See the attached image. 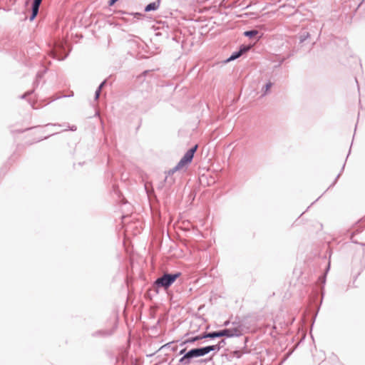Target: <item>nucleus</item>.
I'll return each mask as SVG.
<instances>
[{"instance_id": "1", "label": "nucleus", "mask_w": 365, "mask_h": 365, "mask_svg": "<svg viewBox=\"0 0 365 365\" xmlns=\"http://www.w3.org/2000/svg\"><path fill=\"white\" fill-rule=\"evenodd\" d=\"M242 334V329L240 326L233 327L231 328H226L218 331H214L210 332H205V336L210 339H215L220 337H237Z\"/></svg>"}, {"instance_id": "2", "label": "nucleus", "mask_w": 365, "mask_h": 365, "mask_svg": "<svg viewBox=\"0 0 365 365\" xmlns=\"http://www.w3.org/2000/svg\"><path fill=\"white\" fill-rule=\"evenodd\" d=\"M181 276V272L164 273L161 277H158L154 282L156 287H161L164 289H168L175 280Z\"/></svg>"}, {"instance_id": "3", "label": "nucleus", "mask_w": 365, "mask_h": 365, "mask_svg": "<svg viewBox=\"0 0 365 365\" xmlns=\"http://www.w3.org/2000/svg\"><path fill=\"white\" fill-rule=\"evenodd\" d=\"M197 149V145H195V146L190 148L183 155V157L180 159V160L178 163V164L175 166L176 168V170H180L182 169L185 165H188L190 163L193 159L195 153L196 152Z\"/></svg>"}, {"instance_id": "4", "label": "nucleus", "mask_w": 365, "mask_h": 365, "mask_svg": "<svg viewBox=\"0 0 365 365\" xmlns=\"http://www.w3.org/2000/svg\"><path fill=\"white\" fill-rule=\"evenodd\" d=\"M197 358L196 354L194 349H191L185 353V356H182L178 361L180 365H190L193 359Z\"/></svg>"}, {"instance_id": "5", "label": "nucleus", "mask_w": 365, "mask_h": 365, "mask_svg": "<svg viewBox=\"0 0 365 365\" xmlns=\"http://www.w3.org/2000/svg\"><path fill=\"white\" fill-rule=\"evenodd\" d=\"M194 351L196 354L197 358L204 356L207 354H208L210 352L213 351L212 349L215 348L213 346L209 345L206 346H201V347H197L193 348Z\"/></svg>"}, {"instance_id": "6", "label": "nucleus", "mask_w": 365, "mask_h": 365, "mask_svg": "<svg viewBox=\"0 0 365 365\" xmlns=\"http://www.w3.org/2000/svg\"><path fill=\"white\" fill-rule=\"evenodd\" d=\"M41 1H39L38 0H33L32 4H31V14L29 16V20L31 21H34L36 16L38 14L39 11V7L41 6Z\"/></svg>"}, {"instance_id": "7", "label": "nucleus", "mask_w": 365, "mask_h": 365, "mask_svg": "<svg viewBox=\"0 0 365 365\" xmlns=\"http://www.w3.org/2000/svg\"><path fill=\"white\" fill-rule=\"evenodd\" d=\"M114 332V329H106V330H98L92 334V336L94 337H107L111 336Z\"/></svg>"}, {"instance_id": "8", "label": "nucleus", "mask_w": 365, "mask_h": 365, "mask_svg": "<svg viewBox=\"0 0 365 365\" xmlns=\"http://www.w3.org/2000/svg\"><path fill=\"white\" fill-rule=\"evenodd\" d=\"M160 1V0H156L155 1L148 4L147 6H145L144 11L145 12L156 11L159 8Z\"/></svg>"}, {"instance_id": "9", "label": "nucleus", "mask_w": 365, "mask_h": 365, "mask_svg": "<svg viewBox=\"0 0 365 365\" xmlns=\"http://www.w3.org/2000/svg\"><path fill=\"white\" fill-rule=\"evenodd\" d=\"M206 339V337L205 336V333H203L202 334H200L198 336H196L188 338L187 339H186L184 341H182L180 344V345L183 346V345H185L186 344H188V343H194L196 341L201 340V339Z\"/></svg>"}, {"instance_id": "10", "label": "nucleus", "mask_w": 365, "mask_h": 365, "mask_svg": "<svg viewBox=\"0 0 365 365\" xmlns=\"http://www.w3.org/2000/svg\"><path fill=\"white\" fill-rule=\"evenodd\" d=\"M272 85H273V83L271 81H268L264 85V86L262 87V96H265L266 95L268 94V93L269 91V89L271 88Z\"/></svg>"}, {"instance_id": "11", "label": "nucleus", "mask_w": 365, "mask_h": 365, "mask_svg": "<svg viewBox=\"0 0 365 365\" xmlns=\"http://www.w3.org/2000/svg\"><path fill=\"white\" fill-rule=\"evenodd\" d=\"M259 33V31L256 29H252V30H248V31H245L244 33H243V35L245 36V37H247V38H252L254 36H255L256 35H257Z\"/></svg>"}, {"instance_id": "12", "label": "nucleus", "mask_w": 365, "mask_h": 365, "mask_svg": "<svg viewBox=\"0 0 365 365\" xmlns=\"http://www.w3.org/2000/svg\"><path fill=\"white\" fill-rule=\"evenodd\" d=\"M225 344H226L225 339H221L217 344L212 345L213 347L215 348L214 349H212L213 351H215V352L219 351L220 350V349L224 347V346Z\"/></svg>"}, {"instance_id": "13", "label": "nucleus", "mask_w": 365, "mask_h": 365, "mask_svg": "<svg viewBox=\"0 0 365 365\" xmlns=\"http://www.w3.org/2000/svg\"><path fill=\"white\" fill-rule=\"evenodd\" d=\"M242 55L240 53V52L238 51H235L233 52L231 56L226 60V62H230V61H234L237 58H238L239 57H240Z\"/></svg>"}, {"instance_id": "14", "label": "nucleus", "mask_w": 365, "mask_h": 365, "mask_svg": "<svg viewBox=\"0 0 365 365\" xmlns=\"http://www.w3.org/2000/svg\"><path fill=\"white\" fill-rule=\"evenodd\" d=\"M50 55H51V56L53 58L57 59L58 61L64 60L66 58V56H67V55L63 56V57L61 56L60 55H58V52L56 51H55V50H52L51 51V54Z\"/></svg>"}, {"instance_id": "15", "label": "nucleus", "mask_w": 365, "mask_h": 365, "mask_svg": "<svg viewBox=\"0 0 365 365\" xmlns=\"http://www.w3.org/2000/svg\"><path fill=\"white\" fill-rule=\"evenodd\" d=\"M309 32H307V31H304L303 33L301 34L300 36H299V43H303L304 41H305L307 38H309Z\"/></svg>"}, {"instance_id": "16", "label": "nucleus", "mask_w": 365, "mask_h": 365, "mask_svg": "<svg viewBox=\"0 0 365 365\" xmlns=\"http://www.w3.org/2000/svg\"><path fill=\"white\" fill-rule=\"evenodd\" d=\"M250 48H251V46L242 45L240 47L239 51L240 52L241 55H242V54L247 53Z\"/></svg>"}, {"instance_id": "17", "label": "nucleus", "mask_w": 365, "mask_h": 365, "mask_svg": "<svg viewBox=\"0 0 365 365\" xmlns=\"http://www.w3.org/2000/svg\"><path fill=\"white\" fill-rule=\"evenodd\" d=\"M165 182L166 184H168L169 186H171L174 182H175V180L173 178L170 177V176H168V175H166L165 178Z\"/></svg>"}, {"instance_id": "18", "label": "nucleus", "mask_w": 365, "mask_h": 365, "mask_svg": "<svg viewBox=\"0 0 365 365\" xmlns=\"http://www.w3.org/2000/svg\"><path fill=\"white\" fill-rule=\"evenodd\" d=\"M101 92V88H97V89L95 92V97H94L96 101H97L99 98Z\"/></svg>"}, {"instance_id": "19", "label": "nucleus", "mask_w": 365, "mask_h": 365, "mask_svg": "<svg viewBox=\"0 0 365 365\" xmlns=\"http://www.w3.org/2000/svg\"><path fill=\"white\" fill-rule=\"evenodd\" d=\"M329 269V264H328V266H327V269H326V272H325L324 274L320 277V279L322 280V282L323 283H325V280H326V274H327V273L328 272Z\"/></svg>"}, {"instance_id": "20", "label": "nucleus", "mask_w": 365, "mask_h": 365, "mask_svg": "<svg viewBox=\"0 0 365 365\" xmlns=\"http://www.w3.org/2000/svg\"><path fill=\"white\" fill-rule=\"evenodd\" d=\"M178 171V170H176V168L174 167L172 169L169 170L167 173V175L170 176L173 175L175 172Z\"/></svg>"}, {"instance_id": "21", "label": "nucleus", "mask_w": 365, "mask_h": 365, "mask_svg": "<svg viewBox=\"0 0 365 365\" xmlns=\"http://www.w3.org/2000/svg\"><path fill=\"white\" fill-rule=\"evenodd\" d=\"M33 92H34V91H29L27 92H26L24 94L21 95L20 96V98L21 99H24L26 96H30Z\"/></svg>"}, {"instance_id": "22", "label": "nucleus", "mask_w": 365, "mask_h": 365, "mask_svg": "<svg viewBox=\"0 0 365 365\" xmlns=\"http://www.w3.org/2000/svg\"><path fill=\"white\" fill-rule=\"evenodd\" d=\"M186 352H187V349L186 348H183L181 350H180L179 354L185 356V353H186Z\"/></svg>"}, {"instance_id": "23", "label": "nucleus", "mask_w": 365, "mask_h": 365, "mask_svg": "<svg viewBox=\"0 0 365 365\" xmlns=\"http://www.w3.org/2000/svg\"><path fill=\"white\" fill-rule=\"evenodd\" d=\"M118 0H109L108 5L113 6L114 5Z\"/></svg>"}, {"instance_id": "24", "label": "nucleus", "mask_w": 365, "mask_h": 365, "mask_svg": "<svg viewBox=\"0 0 365 365\" xmlns=\"http://www.w3.org/2000/svg\"><path fill=\"white\" fill-rule=\"evenodd\" d=\"M234 355L237 357V358H240L241 356V354H240V352L239 351H235L234 352Z\"/></svg>"}, {"instance_id": "25", "label": "nucleus", "mask_w": 365, "mask_h": 365, "mask_svg": "<svg viewBox=\"0 0 365 365\" xmlns=\"http://www.w3.org/2000/svg\"><path fill=\"white\" fill-rule=\"evenodd\" d=\"M106 81H103L99 86L98 88H101V90H102L103 87L104 86V85L106 84Z\"/></svg>"}, {"instance_id": "26", "label": "nucleus", "mask_w": 365, "mask_h": 365, "mask_svg": "<svg viewBox=\"0 0 365 365\" xmlns=\"http://www.w3.org/2000/svg\"><path fill=\"white\" fill-rule=\"evenodd\" d=\"M43 75V73H41L38 72L36 74V78H42Z\"/></svg>"}, {"instance_id": "27", "label": "nucleus", "mask_w": 365, "mask_h": 365, "mask_svg": "<svg viewBox=\"0 0 365 365\" xmlns=\"http://www.w3.org/2000/svg\"><path fill=\"white\" fill-rule=\"evenodd\" d=\"M339 176H340V173H339V174H338V175L336 177V178H335V180H334V182L332 183V185H331V186L334 185L336 182V180H338V178H339Z\"/></svg>"}, {"instance_id": "28", "label": "nucleus", "mask_w": 365, "mask_h": 365, "mask_svg": "<svg viewBox=\"0 0 365 365\" xmlns=\"http://www.w3.org/2000/svg\"><path fill=\"white\" fill-rule=\"evenodd\" d=\"M229 324H230V321H225V322H224V324H223V325H224V326H225V327H227V326H228Z\"/></svg>"}, {"instance_id": "29", "label": "nucleus", "mask_w": 365, "mask_h": 365, "mask_svg": "<svg viewBox=\"0 0 365 365\" xmlns=\"http://www.w3.org/2000/svg\"><path fill=\"white\" fill-rule=\"evenodd\" d=\"M71 130H76V128L75 126H73V127L71 128Z\"/></svg>"}, {"instance_id": "30", "label": "nucleus", "mask_w": 365, "mask_h": 365, "mask_svg": "<svg viewBox=\"0 0 365 365\" xmlns=\"http://www.w3.org/2000/svg\"><path fill=\"white\" fill-rule=\"evenodd\" d=\"M50 125H51V126H56V125H55V124H54V125L47 124V126H50Z\"/></svg>"}, {"instance_id": "31", "label": "nucleus", "mask_w": 365, "mask_h": 365, "mask_svg": "<svg viewBox=\"0 0 365 365\" xmlns=\"http://www.w3.org/2000/svg\"><path fill=\"white\" fill-rule=\"evenodd\" d=\"M169 344H170V343L166 344L164 346H168Z\"/></svg>"}]
</instances>
